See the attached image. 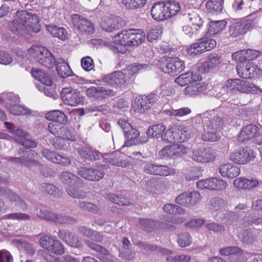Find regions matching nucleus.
Wrapping results in <instances>:
<instances>
[{"instance_id": "1", "label": "nucleus", "mask_w": 262, "mask_h": 262, "mask_svg": "<svg viewBox=\"0 0 262 262\" xmlns=\"http://www.w3.org/2000/svg\"><path fill=\"white\" fill-rule=\"evenodd\" d=\"M8 27L14 34L24 37L30 36V30L34 33L40 31L38 16L26 10L17 11L15 19L8 23Z\"/></svg>"}, {"instance_id": "2", "label": "nucleus", "mask_w": 262, "mask_h": 262, "mask_svg": "<svg viewBox=\"0 0 262 262\" xmlns=\"http://www.w3.org/2000/svg\"><path fill=\"white\" fill-rule=\"evenodd\" d=\"M60 179L63 183L68 185L67 191L70 196L78 199L86 198L85 185L77 176L69 172L63 171L60 174Z\"/></svg>"}, {"instance_id": "3", "label": "nucleus", "mask_w": 262, "mask_h": 262, "mask_svg": "<svg viewBox=\"0 0 262 262\" xmlns=\"http://www.w3.org/2000/svg\"><path fill=\"white\" fill-rule=\"evenodd\" d=\"M224 86L227 91L241 93L259 94L262 90L258 86L248 81L238 78L230 79L226 80Z\"/></svg>"}, {"instance_id": "4", "label": "nucleus", "mask_w": 262, "mask_h": 262, "mask_svg": "<svg viewBox=\"0 0 262 262\" xmlns=\"http://www.w3.org/2000/svg\"><path fill=\"white\" fill-rule=\"evenodd\" d=\"M189 138V133L186 126H173L168 128L162 139L167 143L184 142Z\"/></svg>"}, {"instance_id": "5", "label": "nucleus", "mask_w": 262, "mask_h": 262, "mask_svg": "<svg viewBox=\"0 0 262 262\" xmlns=\"http://www.w3.org/2000/svg\"><path fill=\"white\" fill-rule=\"evenodd\" d=\"M237 140L239 142L252 140L257 144H262V126L259 128L253 124L247 125L241 130Z\"/></svg>"}, {"instance_id": "6", "label": "nucleus", "mask_w": 262, "mask_h": 262, "mask_svg": "<svg viewBox=\"0 0 262 262\" xmlns=\"http://www.w3.org/2000/svg\"><path fill=\"white\" fill-rule=\"evenodd\" d=\"M211 36H207L206 33L203 38L192 43L187 49V53L189 55H199L214 49L216 45V41L210 38Z\"/></svg>"}, {"instance_id": "7", "label": "nucleus", "mask_w": 262, "mask_h": 262, "mask_svg": "<svg viewBox=\"0 0 262 262\" xmlns=\"http://www.w3.org/2000/svg\"><path fill=\"white\" fill-rule=\"evenodd\" d=\"M188 151L184 145L174 144L163 147L159 151V156L163 160L177 159L187 154Z\"/></svg>"}, {"instance_id": "8", "label": "nucleus", "mask_w": 262, "mask_h": 262, "mask_svg": "<svg viewBox=\"0 0 262 262\" xmlns=\"http://www.w3.org/2000/svg\"><path fill=\"white\" fill-rule=\"evenodd\" d=\"M161 70L171 75H176L185 68L184 62L179 57H167L160 64Z\"/></svg>"}, {"instance_id": "9", "label": "nucleus", "mask_w": 262, "mask_h": 262, "mask_svg": "<svg viewBox=\"0 0 262 262\" xmlns=\"http://www.w3.org/2000/svg\"><path fill=\"white\" fill-rule=\"evenodd\" d=\"M236 69L238 75L243 79H251L262 76V70L253 62L238 63Z\"/></svg>"}, {"instance_id": "10", "label": "nucleus", "mask_w": 262, "mask_h": 262, "mask_svg": "<svg viewBox=\"0 0 262 262\" xmlns=\"http://www.w3.org/2000/svg\"><path fill=\"white\" fill-rule=\"evenodd\" d=\"M41 246L51 253L61 255L64 253V247L59 240L51 236L45 235L39 240Z\"/></svg>"}, {"instance_id": "11", "label": "nucleus", "mask_w": 262, "mask_h": 262, "mask_svg": "<svg viewBox=\"0 0 262 262\" xmlns=\"http://www.w3.org/2000/svg\"><path fill=\"white\" fill-rule=\"evenodd\" d=\"M227 185V183L225 181L213 177L204 180H200L196 182V186L199 189H206L217 191L225 190Z\"/></svg>"}, {"instance_id": "12", "label": "nucleus", "mask_w": 262, "mask_h": 262, "mask_svg": "<svg viewBox=\"0 0 262 262\" xmlns=\"http://www.w3.org/2000/svg\"><path fill=\"white\" fill-rule=\"evenodd\" d=\"M61 97L65 104L76 106L84 102V98L80 93L71 87L63 88L61 92Z\"/></svg>"}, {"instance_id": "13", "label": "nucleus", "mask_w": 262, "mask_h": 262, "mask_svg": "<svg viewBox=\"0 0 262 262\" xmlns=\"http://www.w3.org/2000/svg\"><path fill=\"white\" fill-rule=\"evenodd\" d=\"M216 157L215 150L211 147L195 149L192 151L191 156L193 160L203 164L214 161Z\"/></svg>"}, {"instance_id": "14", "label": "nucleus", "mask_w": 262, "mask_h": 262, "mask_svg": "<svg viewBox=\"0 0 262 262\" xmlns=\"http://www.w3.org/2000/svg\"><path fill=\"white\" fill-rule=\"evenodd\" d=\"M255 158L254 151L246 147L233 151L230 155V160L235 164H245L252 161Z\"/></svg>"}, {"instance_id": "15", "label": "nucleus", "mask_w": 262, "mask_h": 262, "mask_svg": "<svg viewBox=\"0 0 262 262\" xmlns=\"http://www.w3.org/2000/svg\"><path fill=\"white\" fill-rule=\"evenodd\" d=\"M71 17L74 27L79 32L89 34L94 33L95 26L91 21L77 14H74Z\"/></svg>"}, {"instance_id": "16", "label": "nucleus", "mask_w": 262, "mask_h": 262, "mask_svg": "<svg viewBox=\"0 0 262 262\" xmlns=\"http://www.w3.org/2000/svg\"><path fill=\"white\" fill-rule=\"evenodd\" d=\"M64 122H52L48 125L49 131L56 137H64L69 141H74L75 137L64 125Z\"/></svg>"}, {"instance_id": "17", "label": "nucleus", "mask_w": 262, "mask_h": 262, "mask_svg": "<svg viewBox=\"0 0 262 262\" xmlns=\"http://www.w3.org/2000/svg\"><path fill=\"white\" fill-rule=\"evenodd\" d=\"M144 172L151 175L168 176L176 173V170L172 167L165 165L148 163L144 167Z\"/></svg>"}, {"instance_id": "18", "label": "nucleus", "mask_w": 262, "mask_h": 262, "mask_svg": "<svg viewBox=\"0 0 262 262\" xmlns=\"http://www.w3.org/2000/svg\"><path fill=\"white\" fill-rule=\"evenodd\" d=\"M85 91L88 97L93 98L98 100H102L115 95V92L112 90L106 89L100 86H91L86 88Z\"/></svg>"}, {"instance_id": "19", "label": "nucleus", "mask_w": 262, "mask_h": 262, "mask_svg": "<svg viewBox=\"0 0 262 262\" xmlns=\"http://www.w3.org/2000/svg\"><path fill=\"white\" fill-rule=\"evenodd\" d=\"M129 30H123L115 36L116 46L112 47V49L115 53H125L127 50L126 47H129L130 41Z\"/></svg>"}, {"instance_id": "20", "label": "nucleus", "mask_w": 262, "mask_h": 262, "mask_svg": "<svg viewBox=\"0 0 262 262\" xmlns=\"http://www.w3.org/2000/svg\"><path fill=\"white\" fill-rule=\"evenodd\" d=\"M39 213L40 214L37 215L38 217L56 223L68 224L72 220L69 216H61L45 209H40Z\"/></svg>"}, {"instance_id": "21", "label": "nucleus", "mask_w": 262, "mask_h": 262, "mask_svg": "<svg viewBox=\"0 0 262 262\" xmlns=\"http://www.w3.org/2000/svg\"><path fill=\"white\" fill-rule=\"evenodd\" d=\"M78 174L90 181H99L103 178L104 173L102 169L81 167L78 170Z\"/></svg>"}, {"instance_id": "22", "label": "nucleus", "mask_w": 262, "mask_h": 262, "mask_svg": "<svg viewBox=\"0 0 262 262\" xmlns=\"http://www.w3.org/2000/svg\"><path fill=\"white\" fill-rule=\"evenodd\" d=\"M41 152L43 157L54 163L67 166L71 163V161L69 158L63 157L55 151L44 149Z\"/></svg>"}, {"instance_id": "23", "label": "nucleus", "mask_w": 262, "mask_h": 262, "mask_svg": "<svg viewBox=\"0 0 262 262\" xmlns=\"http://www.w3.org/2000/svg\"><path fill=\"white\" fill-rule=\"evenodd\" d=\"M219 172L223 177L233 179L240 173V168L231 163H223L219 167Z\"/></svg>"}, {"instance_id": "24", "label": "nucleus", "mask_w": 262, "mask_h": 262, "mask_svg": "<svg viewBox=\"0 0 262 262\" xmlns=\"http://www.w3.org/2000/svg\"><path fill=\"white\" fill-rule=\"evenodd\" d=\"M58 237L67 245L76 248L82 247V243L78 239V237L70 232L63 230H59L58 232Z\"/></svg>"}, {"instance_id": "25", "label": "nucleus", "mask_w": 262, "mask_h": 262, "mask_svg": "<svg viewBox=\"0 0 262 262\" xmlns=\"http://www.w3.org/2000/svg\"><path fill=\"white\" fill-rule=\"evenodd\" d=\"M103 80L107 84L121 87L125 83V75L120 72L117 71L106 75Z\"/></svg>"}, {"instance_id": "26", "label": "nucleus", "mask_w": 262, "mask_h": 262, "mask_svg": "<svg viewBox=\"0 0 262 262\" xmlns=\"http://www.w3.org/2000/svg\"><path fill=\"white\" fill-rule=\"evenodd\" d=\"M151 15L154 19L162 21L168 19L166 8L163 1L154 4L151 9Z\"/></svg>"}, {"instance_id": "27", "label": "nucleus", "mask_w": 262, "mask_h": 262, "mask_svg": "<svg viewBox=\"0 0 262 262\" xmlns=\"http://www.w3.org/2000/svg\"><path fill=\"white\" fill-rule=\"evenodd\" d=\"M259 181L256 179H248L244 177H240L234 181L235 187L243 189L251 190L257 187Z\"/></svg>"}, {"instance_id": "28", "label": "nucleus", "mask_w": 262, "mask_h": 262, "mask_svg": "<svg viewBox=\"0 0 262 262\" xmlns=\"http://www.w3.org/2000/svg\"><path fill=\"white\" fill-rule=\"evenodd\" d=\"M129 47L139 46L144 41L145 33L141 29H129Z\"/></svg>"}, {"instance_id": "29", "label": "nucleus", "mask_w": 262, "mask_h": 262, "mask_svg": "<svg viewBox=\"0 0 262 262\" xmlns=\"http://www.w3.org/2000/svg\"><path fill=\"white\" fill-rule=\"evenodd\" d=\"M46 29L53 37H57L63 41L66 40L68 38V33L63 27L51 24L47 25Z\"/></svg>"}, {"instance_id": "30", "label": "nucleus", "mask_w": 262, "mask_h": 262, "mask_svg": "<svg viewBox=\"0 0 262 262\" xmlns=\"http://www.w3.org/2000/svg\"><path fill=\"white\" fill-rule=\"evenodd\" d=\"M200 78L199 75L194 74L192 72H188L180 75L175 79V82L178 85L183 86L189 83L200 80Z\"/></svg>"}, {"instance_id": "31", "label": "nucleus", "mask_w": 262, "mask_h": 262, "mask_svg": "<svg viewBox=\"0 0 262 262\" xmlns=\"http://www.w3.org/2000/svg\"><path fill=\"white\" fill-rule=\"evenodd\" d=\"M227 25V22L225 20L213 21L209 23L208 31L206 32L207 36H213L220 33L223 31Z\"/></svg>"}, {"instance_id": "32", "label": "nucleus", "mask_w": 262, "mask_h": 262, "mask_svg": "<svg viewBox=\"0 0 262 262\" xmlns=\"http://www.w3.org/2000/svg\"><path fill=\"white\" fill-rule=\"evenodd\" d=\"M18 155L24 157L25 165H29L31 163H37V159L38 154L31 149L20 148L18 151Z\"/></svg>"}, {"instance_id": "33", "label": "nucleus", "mask_w": 262, "mask_h": 262, "mask_svg": "<svg viewBox=\"0 0 262 262\" xmlns=\"http://www.w3.org/2000/svg\"><path fill=\"white\" fill-rule=\"evenodd\" d=\"M166 8V14L168 18L176 15L181 10V5L175 0H167L163 1Z\"/></svg>"}, {"instance_id": "34", "label": "nucleus", "mask_w": 262, "mask_h": 262, "mask_svg": "<svg viewBox=\"0 0 262 262\" xmlns=\"http://www.w3.org/2000/svg\"><path fill=\"white\" fill-rule=\"evenodd\" d=\"M221 63L220 57L216 54L211 55L208 60L204 62L200 67V70L205 73L208 72L211 69L218 66Z\"/></svg>"}, {"instance_id": "35", "label": "nucleus", "mask_w": 262, "mask_h": 262, "mask_svg": "<svg viewBox=\"0 0 262 262\" xmlns=\"http://www.w3.org/2000/svg\"><path fill=\"white\" fill-rule=\"evenodd\" d=\"M101 26L104 31L108 32L119 29L120 26L119 18L117 17L104 18L101 23Z\"/></svg>"}, {"instance_id": "36", "label": "nucleus", "mask_w": 262, "mask_h": 262, "mask_svg": "<svg viewBox=\"0 0 262 262\" xmlns=\"http://www.w3.org/2000/svg\"><path fill=\"white\" fill-rule=\"evenodd\" d=\"M56 71L59 76L66 78L73 75V73L68 62L63 60L57 61L56 67Z\"/></svg>"}, {"instance_id": "37", "label": "nucleus", "mask_w": 262, "mask_h": 262, "mask_svg": "<svg viewBox=\"0 0 262 262\" xmlns=\"http://www.w3.org/2000/svg\"><path fill=\"white\" fill-rule=\"evenodd\" d=\"M4 199L6 201L8 200L10 203H14L16 206H19L23 209L26 208L25 202L19 196L11 190H7L4 194Z\"/></svg>"}, {"instance_id": "38", "label": "nucleus", "mask_w": 262, "mask_h": 262, "mask_svg": "<svg viewBox=\"0 0 262 262\" xmlns=\"http://www.w3.org/2000/svg\"><path fill=\"white\" fill-rule=\"evenodd\" d=\"M185 19L190 25L201 29L203 27V23L199 14L194 11H190L184 14Z\"/></svg>"}, {"instance_id": "39", "label": "nucleus", "mask_w": 262, "mask_h": 262, "mask_svg": "<svg viewBox=\"0 0 262 262\" xmlns=\"http://www.w3.org/2000/svg\"><path fill=\"white\" fill-rule=\"evenodd\" d=\"M124 135L126 137V141L123 144V147L130 146L138 142L140 133L137 129L130 127L128 130L125 132Z\"/></svg>"}, {"instance_id": "40", "label": "nucleus", "mask_w": 262, "mask_h": 262, "mask_svg": "<svg viewBox=\"0 0 262 262\" xmlns=\"http://www.w3.org/2000/svg\"><path fill=\"white\" fill-rule=\"evenodd\" d=\"M165 129L166 127L163 123L155 124L148 128L146 131V135L149 137L162 138Z\"/></svg>"}, {"instance_id": "41", "label": "nucleus", "mask_w": 262, "mask_h": 262, "mask_svg": "<svg viewBox=\"0 0 262 262\" xmlns=\"http://www.w3.org/2000/svg\"><path fill=\"white\" fill-rule=\"evenodd\" d=\"M224 0H209L206 4V8L209 13L217 14L223 9Z\"/></svg>"}, {"instance_id": "42", "label": "nucleus", "mask_w": 262, "mask_h": 262, "mask_svg": "<svg viewBox=\"0 0 262 262\" xmlns=\"http://www.w3.org/2000/svg\"><path fill=\"white\" fill-rule=\"evenodd\" d=\"M246 33L240 20L233 23L229 28L228 35L229 37L236 38Z\"/></svg>"}, {"instance_id": "43", "label": "nucleus", "mask_w": 262, "mask_h": 262, "mask_svg": "<svg viewBox=\"0 0 262 262\" xmlns=\"http://www.w3.org/2000/svg\"><path fill=\"white\" fill-rule=\"evenodd\" d=\"M140 228L144 231L150 233L157 231V221L149 219H140L139 220Z\"/></svg>"}, {"instance_id": "44", "label": "nucleus", "mask_w": 262, "mask_h": 262, "mask_svg": "<svg viewBox=\"0 0 262 262\" xmlns=\"http://www.w3.org/2000/svg\"><path fill=\"white\" fill-rule=\"evenodd\" d=\"M240 21L246 32L258 24V17L256 14L253 13L240 20Z\"/></svg>"}, {"instance_id": "45", "label": "nucleus", "mask_w": 262, "mask_h": 262, "mask_svg": "<svg viewBox=\"0 0 262 262\" xmlns=\"http://www.w3.org/2000/svg\"><path fill=\"white\" fill-rule=\"evenodd\" d=\"M85 244L91 250L99 253L101 256L99 258L104 262H108L103 259L104 256H107L109 254V252L105 247L97 244L94 242L89 240L85 241Z\"/></svg>"}, {"instance_id": "46", "label": "nucleus", "mask_w": 262, "mask_h": 262, "mask_svg": "<svg viewBox=\"0 0 262 262\" xmlns=\"http://www.w3.org/2000/svg\"><path fill=\"white\" fill-rule=\"evenodd\" d=\"M157 97L155 94H149L147 96L143 95L139 99L141 108L143 110H148L157 101Z\"/></svg>"}, {"instance_id": "47", "label": "nucleus", "mask_w": 262, "mask_h": 262, "mask_svg": "<svg viewBox=\"0 0 262 262\" xmlns=\"http://www.w3.org/2000/svg\"><path fill=\"white\" fill-rule=\"evenodd\" d=\"M183 220L179 217H171L168 220H165V222L157 221V231L168 229L173 227L171 224H178L182 223Z\"/></svg>"}, {"instance_id": "48", "label": "nucleus", "mask_w": 262, "mask_h": 262, "mask_svg": "<svg viewBox=\"0 0 262 262\" xmlns=\"http://www.w3.org/2000/svg\"><path fill=\"white\" fill-rule=\"evenodd\" d=\"M147 0H121L122 5L129 10L141 8L146 4Z\"/></svg>"}, {"instance_id": "49", "label": "nucleus", "mask_w": 262, "mask_h": 262, "mask_svg": "<svg viewBox=\"0 0 262 262\" xmlns=\"http://www.w3.org/2000/svg\"><path fill=\"white\" fill-rule=\"evenodd\" d=\"M46 118L53 122H66L67 116L62 112L58 110H53L46 114Z\"/></svg>"}, {"instance_id": "50", "label": "nucleus", "mask_w": 262, "mask_h": 262, "mask_svg": "<svg viewBox=\"0 0 262 262\" xmlns=\"http://www.w3.org/2000/svg\"><path fill=\"white\" fill-rule=\"evenodd\" d=\"M42 53L46 56V57L43 59L40 58L41 62L39 63L49 69L52 68L55 63V58L54 55L48 49H43Z\"/></svg>"}, {"instance_id": "51", "label": "nucleus", "mask_w": 262, "mask_h": 262, "mask_svg": "<svg viewBox=\"0 0 262 262\" xmlns=\"http://www.w3.org/2000/svg\"><path fill=\"white\" fill-rule=\"evenodd\" d=\"M9 111L14 115H30L32 111L25 106L18 105H10L8 107Z\"/></svg>"}, {"instance_id": "52", "label": "nucleus", "mask_w": 262, "mask_h": 262, "mask_svg": "<svg viewBox=\"0 0 262 262\" xmlns=\"http://www.w3.org/2000/svg\"><path fill=\"white\" fill-rule=\"evenodd\" d=\"M47 49L45 47L39 46H32L29 50V54L34 57L37 61L39 63L41 62L40 58L42 59L46 57L44 54H42L43 50Z\"/></svg>"}, {"instance_id": "53", "label": "nucleus", "mask_w": 262, "mask_h": 262, "mask_svg": "<svg viewBox=\"0 0 262 262\" xmlns=\"http://www.w3.org/2000/svg\"><path fill=\"white\" fill-rule=\"evenodd\" d=\"M203 91V86L200 83H195L186 86L184 90L185 95L189 97L196 96Z\"/></svg>"}, {"instance_id": "54", "label": "nucleus", "mask_w": 262, "mask_h": 262, "mask_svg": "<svg viewBox=\"0 0 262 262\" xmlns=\"http://www.w3.org/2000/svg\"><path fill=\"white\" fill-rule=\"evenodd\" d=\"M253 224L255 225H262V217H257V216L250 214L247 217L243 219L241 226L242 228H245Z\"/></svg>"}, {"instance_id": "55", "label": "nucleus", "mask_w": 262, "mask_h": 262, "mask_svg": "<svg viewBox=\"0 0 262 262\" xmlns=\"http://www.w3.org/2000/svg\"><path fill=\"white\" fill-rule=\"evenodd\" d=\"M162 32L163 30L161 27H154L151 28L147 33V40L151 42L159 39L161 38Z\"/></svg>"}, {"instance_id": "56", "label": "nucleus", "mask_w": 262, "mask_h": 262, "mask_svg": "<svg viewBox=\"0 0 262 262\" xmlns=\"http://www.w3.org/2000/svg\"><path fill=\"white\" fill-rule=\"evenodd\" d=\"M138 245H139V246L140 247V248L141 249L145 250L146 252H149V251L152 252L154 251H160L161 252H162L164 254H169L171 253V252L169 250H168L167 249H160V248H159L158 247L154 246L153 245L145 244V243H143L142 242L138 243Z\"/></svg>"}, {"instance_id": "57", "label": "nucleus", "mask_w": 262, "mask_h": 262, "mask_svg": "<svg viewBox=\"0 0 262 262\" xmlns=\"http://www.w3.org/2000/svg\"><path fill=\"white\" fill-rule=\"evenodd\" d=\"M163 210L166 213L170 214H183L184 210L181 207L171 204H165L163 206Z\"/></svg>"}, {"instance_id": "58", "label": "nucleus", "mask_w": 262, "mask_h": 262, "mask_svg": "<svg viewBox=\"0 0 262 262\" xmlns=\"http://www.w3.org/2000/svg\"><path fill=\"white\" fill-rule=\"evenodd\" d=\"M108 199L113 203L118 204L119 206H129L130 202L127 199L119 196L114 193H109L107 195Z\"/></svg>"}, {"instance_id": "59", "label": "nucleus", "mask_w": 262, "mask_h": 262, "mask_svg": "<svg viewBox=\"0 0 262 262\" xmlns=\"http://www.w3.org/2000/svg\"><path fill=\"white\" fill-rule=\"evenodd\" d=\"M66 140H68L64 137H56L52 141V144L57 150H65L68 148Z\"/></svg>"}, {"instance_id": "60", "label": "nucleus", "mask_w": 262, "mask_h": 262, "mask_svg": "<svg viewBox=\"0 0 262 262\" xmlns=\"http://www.w3.org/2000/svg\"><path fill=\"white\" fill-rule=\"evenodd\" d=\"M41 187L45 191L50 195H53L55 197H58L60 195V192L59 189L55 185L51 184L44 183Z\"/></svg>"}, {"instance_id": "61", "label": "nucleus", "mask_w": 262, "mask_h": 262, "mask_svg": "<svg viewBox=\"0 0 262 262\" xmlns=\"http://www.w3.org/2000/svg\"><path fill=\"white\" fill-rule=\"evenodd\" d=\"M178 243L181 247L189 246L192 243L191 237L188 233H182L178 236Z\"/></svg>"}, {"instance_id": "62", "label": "nucleus", "mask_w": 262, "mask_h": 262, "mask_svg": "<svg viewBox=\"0 0 262 262\" xmlns=\"http://www.w3.org/2000/svg\"><path fill=\"white\" fill-rule=\"evenodd\" d=\"M143 68V67L142 64L137 63L132 64L127 67L126 69V74L128 76L129 78H132L139 73Z\"/></svg>"}, {"instance_id": "63", "label": "nucleus", "mask_w": 262, "mask_h": 262, "mask_svg": "<svg viewBox=\"0 0 262 262\" xmlns=\"http://www.w3.org/2000/svg\"><path fill=\"white\" fill-rule=\"evenodd\" d=\"M81 65L85 71H90L94 68L93 60L92 57L89 56L84 57L81 59Z\"/></svg>"}, {"instance_id": "64", "label": "nucleus", "mask_w": 262, "mask_h": 262, "mask_svg": "<svg viewBox=\"0 0 262 262\" xmlns=\"http://www.w3.org/2000/svg\"><path fill=\"white\" fill-rule=\"evenodd\" d=\"M242 252V250L237 247H228L222 248L220 250V254L225 256L239 254Z\"/></svg>"}]
</instances>
